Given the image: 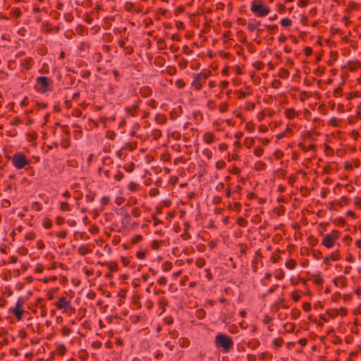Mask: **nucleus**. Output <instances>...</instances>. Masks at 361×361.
<instances>
[{
  "label": "nucleus",
  "mask_w": 361,
  "mask_h": 361,
  "mask_svg": "<svg viewBox=\"0 0 361 361\" xmlns=\"http://www.w3.org/2000/svg\"><path fill=\"white\" fill-rule=\"evenodd\" d=\"M214 344L216 348L221 349L224 353H228L233 347V341L229 336L219 333L214 340Z\"/></svg>",
  "instance_id": "f257e3e1"
},
{
  "label": "nucleus",
  "mask_w": 361,
  "mask_h": 361,
  "mask_svg": "<svg viewBox=\"0 0 361 361\" xmlns=\"http://www.w3.org/2000/svg\"><path fill=\"white\" fill-rule=\"evenodd\" d=\"M250 10L256 16L259 18L267 16L270 12V8L260 0L252 1Z\"/></svg>",
  "instance_id": "f03ea898"
},
{
  "label": "nucleus",
  "mask_w": 361,
  "mask_h": 361,
  "mask_svg": "<svg viewBox=\"0 0 361 361\" xmlns=\"http://www.w3.org/2000/svg\"><path fill=\"white\" fill-rule=\"evenodd\" d=\"M37 85H39V87L37 88V90L39 92L45 93L51 91L53 89V81L46 76H40L36 79Z\"/></svg>",
  "instance_id": "7ed1b4c3"
},
{
  "label": "nucleus",
  "mask_w": 361,
  "mask_h": 361,
  "mask_svg": "<svg viewBox=\"0 0 361 361\" xmlns=\"http://www.w3.org/2000/svg\"><path fill=\"white\" fill-rule=\"evenodd\" d=\"M340 235L341 233L338 230H333L330 233L324 235L322 245L326 248H331L336 244V241L340 238Z\"/></svg>",
  "instance_id": "20e7f679"
},
{
  "label": "nucleus",
  "mask_w": 361,
  "mask_h": 361,
  "mask_svg": "<svg viewBox=\"0 0 361 361\" xmlns=\"http://www.w3.org/2000/svg\"><path fill=\"white\" fill-rule=\"evenodd\" d=\"M12 163L16 169H21L29 164L30 161L23 152H17L13 156Z\"/></svg>",
  "instance_id": "39448f33"
},
{
  "label": "nucleus",
  "mask_w": 361,
  "mask_h": 361,
  "mask_svg": "<svg viewBox=\"0 0 361 361\" xmlns=\"http://www.w3.org/2000/svg\"><path fill=\"white\" fill-rule=\"evenodd\" d=\"M25 301L23 298H19L16 303L15 307H11L9 312H12L18 320H21L23 318V314L24 312L22 306Z\"/></svg>",
  "instance_id": "423d86ee"
},
{
  "label": "nucleus",
  "mask_w": 361,
  "mask_h": 361,
  "mask_svg": "<svg viewBox=\"0 0 361 361\" xmlns=\"http://www.w3.org/2000/svg\"><path fill=\"white\" fill-rule=\"evenodd\" d=\"M203 82L202 78L198 74H195L194 80H192L191 85L197 91H200L202 88Z\"/></svg>",
  "instance_id": "0eeeda50"
},
{
  "label": "nucleus",
  "mask_w": 361,
  "mask_h": 361,
  "mask_svg": "<svg viewBox=\"0 0 361 361\" xmlns=\"http://www.w3.org/2000/svg\"><path fill=\"white\" fill-rule=\"evenodd\" d=\"M56 306L58 309H67V308H71V302L69 300H67L65 297H61L59 300L56 302Z\"/></svg>",
  "instance_id": "6e6552de"
},
{
  "label": "nucleus",
  "mask_w": 361,
  "mask_h": 361,
  "mask_svg": "<svg viewBox=\"0 0 361 361\" xmlns=\"http://www.w3.org/2000/svg\"><path fill=\"white\" fill-rule=\"evenodd\" d=\"M10 13L11 18L18 23L23 15L21 10L19 8H13Z\"/></svg>",
  "instance_id": "1a4fd4ad"
},
{
  "label": "nucleus",
  "mask_w": 361,
  "mask_h": 361,
  "mask_svg": "<svg viewBox=\"0 0 361 361\" xmlns=\"http://www.w3.org/2000/svg\"><path fill=\"white\" fill-rule=\"evenodd\" d=\"M261 25V22L259 20H257L256 19H253L252 20H250L247 25V30L250 32H253L257 30Z\"/></svg>",
  "instance_id": "9d476101"
},
{
  "label": "nucleus",
  "mask_w": 361,
  "mask_h": 361,
  "mask_svg": "<svg viewBox=\"0 0 361 361\" xmlns=\"http://www.w3.org/2000/svg\"><path fill=\"white\" fill-rule=\"evenodd\" d=\"M333 282H334V284L336 286H338V283H340V285L342 286V287H346L347 286V279L345 276H340L337 278H335L334 280H333Z\"/></svg>",
  "instance_id": "9b49d317"
},
{
  "label": "nucleus",
  "mask_w": 361,
  "mask_h": 361,
  "mask_svg": "<svg viewBox=\"0 0 361 361\" xmlns=\"http://www.w3.org/2000/svg\"><path fill=\"white\" fill-rule=\"evenodd\" d=\"M203 139L207 144L209 145L214 142L216 136L213 133L207 132L204 133Z\"/></svg>",
  "instance_id": "f8f14e48"
},
{
  "label": "nucleus",
  "mask_w": 361,
  "mask_h": 361,
  "mask_svg": "<svg viewBox=\"0 0 361 361\" xmlns=\"http://www.w3.org/2000/svg\"><path fill=\"white\" fill-rule=\"evenodd\" d=\"M158 305L162 310V312H164L166 310L165 307L169 305V301L166 297H160L159 298Z\"/></svg>",
  "instance_id": "ddd939ff"
},
{
  "label": "nucleus",
  "mask_w": 361,
  "mask_h": 361,
  "mask_svg": "<svg viewBox=\"0 0 361 361\" xmlns=\"http://www.w3.org/2000/svg\"><path fill=\"white\" fill-rule=\"evenodd\" d=\"M78 252L80 255L85 256L90 253L92 250L87 245H82L78 248Z\"/></svg>",
  "instance_id": "4468645a"
},
{
  "label": "nucleus",
  "mask_w": 361,
  "mask_h": 361,
  "mask_svg": "<svg viewBox=\"0 0 361 361\" xmlns=\"http://www.w3.org/2000/svg\"><path fill=\"white\" fill-rule=\"evenodd\" d=\"M137 108H138V104H133L131 106L126 108L125 111L130 116H136L135 111Z\"/></svg>",
  "instance_id": "2eb2a0df"
},
{
  "label": "nucleus",
  "mask_w": 361,
  "mask_h": 361,
  "mask_svg": "<svg viewBox=\"0 0 361 361\" xmlns=\"http://www.w3.org/2000/svg\"><path fill=\"white\" fill-rule=\"evenodd\" d=\"M331 59L327 61V65L331 66L334 64V61H336L338 59V54L336 51H330Z\"/></svg>",
  "instance_id": "dca6fc26"
},
{
  "label": "nucleus",
  "mask_w": 361,
  "mask_h": 361,
  "mask_svg": "<svg viewBox=\"0 0 361 361\" xmlns=\"http://www.w3.org/2000/svg\"><path fill=\"white\" fill-rule=\"evenodd\" d=\"M167 121V118L164 114H157L155 116V121L159 124H164Z\"/></svg>",
  "instance_id": "f3484780"
},
{
  "label": "nucleus",
  "mask_w": 361,
  "mask_h": 361,
  "mask_svg": "<svg viewBox=\"0 0 361 361\" xmlns=\"http://www.w3.org/2000/svg\"><path fill=\"white\" fill-rule=\"evenodd\" d=\"M314 279V283L316 285H322L324 283V279L322 276L321 272H319L316 274L313 275Z\"/></svg>",
  "instance_id": "a211bd4d"
},
{
  "label": "nucleus",
  "mask_w": 361,
  "mask_h": 361,
  "mask_svg": "<svg viewBox=\"0 0 361 361\" xmlns=\"http://www.w3.org/2000/svg\"><path fill=\"white\" fill-rule=\"evenodd\" d=\"M202 78L203 82H206L207 79L211 75V71L207 69H204L201 73H197Z\"/></svg>",
  "instance_id": "6ab92c4d"
},
{
  "label": "nucleus",
  "mask_w": 361,
  "mask_h": 361,
  "mask_svg": "<svg viewBox=\"0 0 361 361\" xmlns=\"http://www.w3.org/2000/svg\"><path fill=\"white\" fill-rule=\"evenodd\" d=\"M345 85V81L343 80L340 86H338L337 88H336L334 91V96L335 97H341L342 94H343V89H342V86Z\"/></svg>",
  "instance_id": "aec40b11"
},
{
  "label": "nucleus",
  "mask_w": 361,
  "mask_h": 361,
  "mask_svg": "<svg viewBox=\"0 0 361 361\" xmlns=\"http://www.w3.org/2000/svg\"><path fill=\"white\" fill-rule=\"evenodd\" d=\"M360 67V62L358 61H350L349 62V70L350 71H355Z\"/></svg>",
  "instance_id": "412c9836"
},
{
  "label": "nucleus",
  "mask_w": 361,
  "mask_h": 361,
  "mask_svg": "<svg viewBox=\"0 0 361 361\" xmlns=\"http://www.w3.org/2000/svg\"><path fill=\"white\" fill-rule=\"evenodd\" d=\"M106 264L111 271H116L118 270V264L115 261L106 262Z\"/></svg>",
  "instance_id": "4be33fe9"
},
{
  "label": "nucleus",
  "mask_w": 361,
  "mask_h": 361,
  "mask_svg": "<svg viewBox=\"0 0 361 361\" xmlns=\"http://www.w3.org/2000/svg\"><path fill=\"white\" fill-rule=\"evenodd\" d=\"M61 146L63 149H66L70 146V137H63L61 140Z\"/></svg>",
  "instance_id": "5701e85b"
},
{
  "label": "nucleus",
  "mask_w": 361,
  "mask_h": 361,
  "mask_svg": "<svg viewBox=\"0 0 361 361\" xmlns=\"http://www.w3.org/2000/svg\"><path fill=\"white\" fill-rule=\"evenodd\" d=\"M66 350H66V345H65L64 344H60V345H59L57 346L56 349V352L59 355H61V356H63V355H64L66 354Z\"/></svg>",
  "instance_id": "b1692460"
},
{
  "label": "nucleus",
  "mask_w": 361,
  "mask_h": 361,
  "mask_svg": "<svg viewBox=\"0 0 361 361\" xmlns=\"http://www.w3.org/2000/svg\"><path fill=\"white\" fill-rule=\"evenodd\" d=\"M278 75L281 78H287L289 76V72L286 68H281L279 70Z\"/></svg>",
  "instance_id": "393cba45"
},
{
  "label": "nucleus",
  "mask_w": 361,
  "mask_h": 361,
  "mask_svg": "<svg viewBox=\"0 0 361 361\" xmlns=\"http://www.w3.org/2000/svg\"><path fill=\"white\" fill-rule=\"evenodd\" d=\"M329 257L330 259L332 261H337L341 258L339 250L332 252Z\"/></svg>",
  "instance_id": "a878e982"
},
{
  "label": "nucleus",
  "mask_w": 361,
  "mask_h": 361,
  "mask_svg": "<svg viewBox=\"0 0 361 361\" xmlns=\"http://www.w3.org/2000/svg\"><path fill=\"white\" fill-rule=\"evenodd\" d=\"M42 226L44 228L49 229L52 227V221L50 218L45 217L43 219Z\"/></svg>",
  "instance_id": "bb28decb"
},
{
  "label": "nucleus",
  "mask_w": 361,
  "mask_h": 361,
  "mask_svg": "<svg viewBox=\"0 0 361 361\" xmlns=\"http://www.w3.org/2000/svg\"><path fill=\"white\" fill-rule=\"evenodd\" d=\"M285 114L288 118L292 119L295 116V111L293 108H290L286 110Z\"/></svg>",
  "instance_id": "cd10ccee"
},
{
  "label": "nucleus",
  "mask_w": 361,
  "mask_h": 361,
  "mask_svg": "<svg viewBox=\"0 0 361 361\" xmlns=\"http://www.w3.org/2000/svg\"><path fill=\"white\" fill-rule=\"evenodd\" d=\"M297 265L296 260L294 259H290L286 261V266L289 269H294Z\"/></svg>",
  "instance_id": "c85d7f7f"
},
{
  "label": "nucleus",
  "mask_w": 361,
  "mask_h": 361,
  "mask_svg": "<svg viewBox=\"0 0 361 361\" xmlns=\"http://www.w3.org/2000/svg\"><path fill=\"white\" fill-rule=\"evenodd\" d=\"M266 168V164L262 161H258L255 164V169L256 171H262L265 169Z\"/></svg>",
  "instance_id": "c756f323"
},
{
  "label": "nucleus",
  "mask_w": 361,
  "mask_h": 361,
  "mask_svg": "<svg viewBox=\"0 0 361 361\" xmlns=\"http://www.w3.org/2000/svg\"><path fill=\"white\" fill-rule=\"evenodd\" d=\"M172 267H173V264L170 261H166L161 265V267L164 271H170Z\"/></svg>",
  "instance_id": "7c9ffc66"
},
{
  "label": "nucleus",
  "mask_w": 361,
  "mask_h": 361,
  "mask_svg": "<svg viewBox=\"0 0 361 361\" xmlns=\"http://www.w3.org/2000/svg\"><path fill=\"white\" fill-rule=\"evenodd\" d=\"M152 135L153 137V139L158 140L162 135L161 130L159 129H154L152 132Z\"/></svg>",
  "instance_id": "2f4dec72"
},
{
  "label": "nucleus",
  "mask_w": 361,
  "mask_h": 361,
  "mask_svg": "<svg viewBox=\"0 0 361 361\" xmlns=\"http://www.w3.org/2000/svg\"><path fill=\"white\" fill-rule=\"evenodd\" d=\"M264 27L270 32V33H275L278 30V25H264Z\"/></svg>",
  "instance_id": "473e14b6"
},
{
  "label": "nucleus",
  "mask_w": 361,
  "mask_h": 361,
  "mask_svg": "<svg viewBox=\"0 0 361 361\" xmlns=\"http://www.w3.org/2000/svg\"><path fill=\"white\" fill-rule=\"evenodd\" d=\"M236 224L241 227H245L247 224V221L245 218L239 216L237 219Z\"/></svg>",
  "instance_id": "72a5a7b5"
},
{
  "label": "nucleus",
  "mask_w": 361,
  "mask_h": 361,
  "mask_svg": "<svg viewBox=\"0 0 361 361\" xmlns=\"http://www.w3.org/2000/svg\"><path fill=\"white\" fill-rule=\"evenodd\" d=\"M206 264V261L203 257H198L195 261V265L198 268H202Z\"/></svg>",
  "instance_id": "f704fd0d"
},
{
  "label": "nucleus",
  "mask_w": 361,
  "mask_h": 361,
  "mask_svg": "<svg viewBox=\"0 0 361 361\" xmlns=\"http://www.w3.org/2000/svg\"><path fill=\"white\" fill-rule=\"evenodd\" d=\"M283 342H284L283 340L281 338L279 337V338H274L272 341V343L276 347L280 348L283 345Z\"/></svg>",
  "instance_id": "c9c22d12"
},
{
  "label": "nucleus",
  "mask_w": 361,
  "mask_h": 361,
  "mask_svg": "<svg viewBox=\"0 0 361 361\" xmlns=\"http://www.w3.org/2000/svg\"><path fill=\"white\" fill-rule=\"evenodd\" d=\"M255 143V140L252 137H246L244 140V145L247 148H250Z\"/></svg>",
  "instance_id": "e433bc0d"
},
{
  "label": "nucleus",
  "mask_w": 361,
  "mask_h": 361,
  "mask_svg": "<svg viewBox=\"0 0 361 361\" xmlns=\"http://www.w3.org/2000/svg\"><path fill=\"white\" fill-rule=\"evenodd\" d=\"M326 314H328L331 318L334 319L338 314V311L337 309L328 310H326Z\"/></svg>",
  "instance_id": "4c0bfd02"
},
{
  "label": "nucleus",
  "mask_w": 361,
  "mask_h": 361,
  "mask_svg": "<svg viewBox=\"0 0 361 361\" xmlns=\"http://www.w3.org/2000/svg\"><path fill=\"white\" fill-rule=\"evenodd\" d=\"M264 64L261 61H256L253 63V67L257 71L262 70L264 68Z\"/></svg>",
  "instance_id": "58836bf2"
},
{
  "label": "nucleus",
  "mask_w": 361,
  "mask_h": 361,
  "mask_svg": "<svg viewBox=\"0 0 361 361\" xmlns=\"http://www.w3.org/2000/svg\"><path fill=\"white\" fill-rule=\"evenodd\" d=\"M300 314V310H298L297 308L292 309L291 312H290V315H291L293 319H298L299 317Z\"/></svg>",
  "instance_id": "ea45409f"
},
{
  "label": "nucleus",
  "mask_w": 361,
  "mask_h": 361,
  "mask_svg": "<svg viewBox=\"0 0 361 361\" xmlns=\"http://www.w3.org/2000/svg\"><path fill=\"white\" fill-rule=\"evenodd\" d=\"M78 357L81 360H86L87 359V357H88L87 352L85 350H80Z\"/></svg>",
  "instance_id": "a19ab883"
},
{
  "label": "nucleus",
  "mask_w": 361,
  "mask_h": 361,
  "mask_svg": "<svg viewBox=\"0 0 361 361\" xmlns=\"http://www.w3.org/2000/svg\"><path fill=\"white\" fill-rule=\"evenodd\" d=\"M281 25L283 27H288L292 25V20L288 18H283L281 20Z\"/></svg>",
  "instance_id": "79ce46f5"
},
{
  "label": "nucleus",
  "mask_w": 361,
  "mask_h": 361,
  "mask_svg": "<svg viewBox=\"0 0 361 361\" xmlns=\"http://www.w3.org/2000/svg\"><path fill=\"white\" fill-rule=\"evenodd\" d=\"M61 332L63 336H67L72 332V330L70 328L64 326L61 328Z\"/></svg>",
  "instance_id": "37998d69"
},
{
  "label": "nucleus",
  "mask_w": 361,
  "mask_h": 361,
  "mask_svg": "<svg viewBox=\"0 0 361 361\" xmlns=\"http://www.w3.org/2000/svg\"><path fill=\"white\" fill-rule=\"evenodd\" d=\"M185 11V6L183 5L178 6L174 10L175 16H178L180 13H183Z\"/></svg>",
  "instance_id": "c03bdc74"
},
{
  "label": "nucleus",
  "mask_w": 361,
  "mask_h": 361,
  "mask_svg": "<svg viewBox=\"0 0 361 361\" xmlns=\"http://www.w3.org/2000/svg\"><path fill=\"white\" fill-rule=\"evenodd\" d=\"M60 209L63 212H69L70 211V206L69 204L66 202H63L60 204Z\"/></svg>",
  "instance_id": "a18cd8bd"
},
{
  "label": "nucleus",
  "mask_w": 361,
  "mask_h": 361,
  "mask_svg": "<svg viewBox=\"0 0 361 361\" xmlns=\"http://www.w3.org/2000/svg\"><path fill=\"white\" fill-rule=\"evenodd\" d=\"M312 255L316 259H319L322 257V253L319 250H312Z\"/></svg>",
  "instance_id": "49530a36"
},
{
  "label": "nucleus",
  "mask_w": 361,
  "mask_h": 361,
  "mask_svg": "<svg viewBox=\"0 0 361 361\" xmlns=\"http://www.w3.org/2000/svg\"><path fill=\"white\" fill-rule=\"evenodd\" d=\"M138 187V184L135 182H130L128 185V189L132 192H135L137 190Z\"/></svg>",
  "instance_id": "de8ad7c7"
},
{
  "label": "nucleus",
  "mask_w": 361,
  "mask_h": 361,
  "mask_svg": "<svg viewBox=\"0 0 361 361\" xmlns=\"http://www.w3.org/2000/svg\"><path fill=\"white\" fill-rule=\"evenodd\" d=\"M361 97L360 92L358 91H354V92H350L348 94L347 99H352L354 97Z\"/></svg>",
  "instance_id": "09e8293b"
},
{
  "label": "nucleus",
  "mask_w": 361,
  "mask_h": 361,
  "mask_svg": "<svg viewBox=\"0 0 361 361\" xmlns=\"http://www.w3.org/2000/svg\"><path fill=\"white\" fill-rule=\"evenodd\" d=\"M215 166L217 169H222L226 166V162L224 160H219L216 162Z\"/></svg>",
  "instance_id": "8fccbe9b"
},
{
  "label": "nucleus",
  "mask_w": 361,
  "mask_h": 361,
  "mask_svg": "<svg viewBox=\"0 0 361 361\" xmlns=\"http://www.w3.org/2000/svg\"><path fill=\"white\" fill-rule=\"evenodd\" d=\"M131 214L135 217H139L141 215V211L138 207H134L131 210Z\"/></svg>",
  "instance_id": "3c124183"
},
{
  "label": "nucleus",
  "mask_w": 361,
  "mask_h": 361,
  "mask_svg": "<svg viewBox=\"0 0 361 361\" xmlns=\"http://www.w3.org/2000/svg\"><path fill=\"white\" fill-rule=\"evenodd\" d=\"M142 239V236L140 234L135 235L131 238V243L133 244H136L139 243Z\"/></svg>",
  "instance_id": "603ef678"
},
{
  "label": "nucleus",
  "mask_w": 361,
  "mask_h": 361,
  "mask_svg": "<svg viewBox=\"0 0 361 361\" xmlns=\"http://www.w3.org/2000/svg\"><path fill=\"white\" fill-rule=\"evenodd\" d=\"M285 328L288 332L292 333L295 329V324L293 323H286L285 324Z\"/></svg>",
  "instance_id": "864d4df0"
},
{
  "label": "nucleus",
  "mask_w": 361,
  "mask_h": 361,
  "mask_svg": "<svg viewBox=\"0 0 361 361\" xmlns=\"http://www.w3.org/2000/svg\"><path fill=\"white\" fill-rule=\"evenodd\" d=\"M281 80L274 79L271 82V87L274 89H279L281 86Z\"/></svg>",
  "instance_id": "5fc2aeb1"
},
{
  "label": "nucleus",
  "mask_w": 361,
  "mask_h": 361,
  "mask_svg": "<svg viewBox=\"0 0 361 361\" xmlns=\"http://www.w3.org/2000/svg\"><path fill=\"white\" fill-rule=\"evenodd\" d=\"M254 154L257 157H261L264 152V149L261 147H257L254 149Z\"/></svg>",
  "instance_id": "6e6d98bb"
},
{
  "label": "nucleus",
  "mask_w": 361,
  "mask_h": 361,
  "mask_svg": "<svg viewBox=\"0 0 361 361\" xmlns=\"http://www.w3.org/2000/svg\"><path fill=\"white\" fill-rule=\"evenodd\" d=\"M32 208L36 211H40L42 207L39 202L35 201L32 203Z\"/></svg>",
  "instance_id": "4d7b16f0"
},
{
  "label": "nucleus",
  "mask_w": 361,
  "mask_h": 361,
  "mask_svg": "<svg viewBox=\"0 0 361 361\" xmlns=\"http://www.w3.org/2000/svg\"><path fill=\"white\" fill-rule=\"evenodd\" d=\"M291 296H292V299L295 301V302H298L300 300V294L298 293V292L297 290H295V291H293L291 293Z\"/></svg>",
  "instance_id": "13d9d810"
},
{
  "label": "nucleus",
  "mask_w": 361,
  "mask_h": 361,
  "mask_svg": "<svg viewBox=\"0 0 361 361\" xmlns=\"http://www.w3.org/2000/svg\"><path fill=\"white\" fill-rule=\"evenodd\" d=\"M130 219H131L130 214L129 213L126 212L124 214V219L123 220V224H126V225H129Z\"/></svg>",
  "instance_id": "bf43d9fd"
},
{
  "label": "nucleus",
  "mask_w": 361,
  "mask_h": 361,
  "mask_svg": "<svg viewBox=\"0 0 361 361\" xmlns=\"http://www.w3.org/2000/svg\"><path fill=\"white\" fill-rule=\"evenodd\" d=\"M134 7V4L131 1H126L124 5V8L127 11H131Z\"/></svg>",
  "instance_id": "052dcab7"
},
{
  "label": "nucleus",
  "mask_w": 361,
  "mask_h": 361,
  "mask_svg": "<svg viewBox=\"0 0 361 361\" xmlns=\"http://www.w3.org/2000/svg\"><path fill=\"white\" fill-rule=\"evenodd\" d=\"M324 152L328 156H331L334 154V149L329 146L328 145H325Z\"/></svg>",
  "instance_id": "680f3d73"
},
{
  "label": "nucleus",
  "mask_w": 361,
  "mask_h": 361,
  "mask_svg": "<svg viewBox=\"0 0 361 361\" xmlns=\"http://www.w3.org/2000/svg\"><path fill=\"white\" fill-rule=\"evenodd\" d=\"M228 109V104L226 102L221 103L219 106L220 112H226Z\"/></svg>",
  "instance_id": "e2e57ef3"
},
{
  "label": "nucleus",
  "mask_w": 361,
  "mask_h": 361,
  "mask_svg": "<svg viewBox=\"0 0 361 361\" xmlns=\"http://www.w3.org/2000/svg\"><path fill=\"white\" fill-rule=\"evenodd\" d=\"M96 195H97L95 192H90V194L86 195L85 197L87 202H93L95 199Z\"/></svg>",
  "instance_id": "0e129e2a"
},
{
  "label": "nucleus",
  "mask_w": 361,
  "mask_h": 361,
  "mask_svg": "<svg viewBox=\"0 0 361 361\" xmlns=\"http://www.w3.org/2000/svg\"><path fill=\"white\" fill-rule=\"evenodd\" d=\"M274 156L276 159H280L283 157V152L280 149H277L274 152Z\"/></svg>",
  "instance_id": "69168bd1"
},
{
  "label": "nucleus",
  "mask_w": 361,
  "mask_h": 361,
  "mask_svg": "<svg viewBox=\"0 0 361 361\" xmlns=\"http://www.w3.org/2000/svg\"><path fill=\"white\" fill-rule=\"evenodd\" d=\"M20 123L21 121L18 117H14L10 121V123L12 126H18Z\"/></svg>",
  "instance_id": "338daca9"
},
{
  "label": "nucleus",
  "mask_w": 361,
  "mask_h": 361,
  "mask_svg": "<svg viewBox=\"0 0 361 361\" xmlns=\"http://www.w3.org/2000/svg\"><path fill=\"white\" fill-rule=\"evenodd\" d=\"M64 19L67 22H72L74 20V17L72 13H67L64 14Z\"/></svg>",
  "instance_id": "774afa93"
}]
</instances>
